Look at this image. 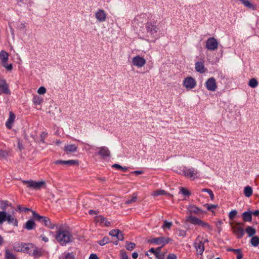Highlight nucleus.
I'll use <instances>...</instances> for the list:
<instances>
[{
	"mask_svg": "<svg viewBox=\"0 0 259 259\" xmlns=\"http://www.w3.org/2000/svg\"><path fill=\"white\" fill-rule=\"evenodd\" d=\"M241 250V249H233V248H230L228 249L229 251H233L235 253H237V252H239V251Z\"/></svg>",
	"mask_w": 259,
	"mask_h": 259,
	"instance_id": "052dcab7",
	"label": "nucleus"
},
{
	"mask_svg": "<svg viewBox=\"0 0 259 259\" xmlns=\"http://www.w3.org/2000/svg\"><path fill=\"white\" fill-rule=\"evenodd\" d=\"M188 222L194 225H198L203 228H207L210 230H212V227L206 222H205L197 217L192 215H189L186 220Z\"/></svg>",
	"mask_w": 259,
	"mask_h": 259,
	"instance_id": "39448f33",
	"label": "nucleus"
},
{
	"mask_svg": "<svg viewBox=\"0 0 259 259\" xmlns=\"http://www.w3.org/2000/svg\"><path fill=\"white\" fill-rule=\"evenodd\" d=\"M167 259H177V257L175 254L169 253L167 256Z\"/></svg>",
	"mask_w": 259,
	"mask_h": 259,
	"instance_id": "6e6d98bb",
	"label": "nucleus"
},
{
	"mask_svg": "<svg viewBox=\"0 0 259 259\" xmlns=\"http://www.w3.org/2000/svg\"><path fill=\"white\" fill-rule=\"evenodd\" d=\"M161 248L162 246L157 248V252H155V256L157 259H164V254L160 252Z\"/></svg>",
	"mask_w": 259,
	"mask_h": 259,
	"instance_id": "7c9ffc66",
	"label": "nucleus"
},
{
	"mask_svg": "<svg viewBox=\"0 0 259 259\" xmlns=\"http://www.w3.org/2000/svg\"><path fill=\"white\" fill-rule=\"evenodd\" d=\"M46 92V89L44 87H40L37 90V93L39 95H44Z\"/></svg>",
	"mask_w": 259,
	"mask_h": 259,
	"instance_id": "49530a36",
	"label": "nucleus"
},
{
	"mask_svg": "<svg viewBox=\"0 0 259 259\" xmlns=\"http://www.w3.org/2000/svg\"><path fill=\"white\" fill-rule=\"evenodd\" d=\"M218 42L217 40L214 37H209L206 41V48L211 51L215 50L218 49Z\"/></svg>",
	"mask_w": 259,
	"mask_h": 259,
	"instance_id": "9d476101",
	"label": "nucleus"
},
{
	"mask_svg": "<svg viewBox=\"0 0 259 259\" xmlns=\"http://www.w3.org/2000/svg\"><path fill=\"white\" fill-rule=\"evenodd\" d=\"M7 155V152L3 150H0V156L6 157Z\"/></svg>",
	"mask_w": 259,
	"mask_h": 259,
	"instance_id": "680f3d73",
	"label": "nucleus"
},
{
	"mask_svg": "<svg viewBox=\"0 0 259 259\" xmlns=\"http://www.w3.org/2000/svg\"><path fill=\"white\" fill-rule=\"evenodd\" d=\"M89 259H99V258L96 254L92 253L90 255Z\"/></svg>",
	"mask_w": 259,
	"mask_h": 259,
	"instance_id": "bf43d9fd",
	"label": "nucleus"
},
{
	"mask_svg": "<svg viewBox=\"0 0 259 259\" xmlns=\"http://www.w3.org/2000/svg\"><path fill=\"white\" fill-rule=\"evenodd\" d=\"M237 254L236 258L237 259H241L243 257V254L241 252V250L239 251V252L236 253Z\"/></svg>",
	"mask_w": 259,
	"mask_h": 259,
	"instance_id": "4d7b16f0",
	"label": "nucleus"
},
{
	"mask_svg": "<svg viewBox=\"0 0 259 259\" xmlns=\"http://www.w3.org/2000/svg\"><path fill=\"white\" fill-rule=\"evenodd\" d=\"M222 224H223V222L221 220H219L217 223L216 225H217V229H218V231L219 232H220L222 231V228L221 227V226L222 225Z\"/></svg>",
	"mask_w": 259,
	"mask_h": 259,
	"instance_id": "8fccbe9b",
	"label": "nucleus"
},
{
	"mask_svg": "<svg viewBox=\"0 0 259 259\" xmlns=\"http://www.w3.org/2000/svg\"><path fill=\"white\" fill-rule=\"evenodd\" d=\"M180 192L183 195L187 197H189L191 194L189 190L183 187L181 189Z\"/></svg>",
	"mask_w": 259,
	"mask_h": 259,
	"instance_id": "a19ab883",
	"label": "nucleus"
},
{
	"mask_svg": "<svg viewBox=\"0 0 259 259\" xmlns=\"http://www.w3.org/2000/svg\"><path fill=\"white\" fill-rule=\"evenodd\" d=\"M29 247H28V245L26 243H22L21 244V248L20 250L23 252H26L27 253L29 252Z\"/></svg>",
	"mask_w": 259,
	"mask_h": 259,
	"instance_id": "ea45409f",
	"label": "nucleus"
},
{
	"mask_svg": "<svg viewBox=\"0 0 259 259\" xmlns=\"http://www.w3.org/2000/svg\"><path fill=\"white\" fill-rule=\"evenodd\" d=\"M40 237L41 238V239L42 240H43L44 241H45V242H47L49 241V239L48 237H46L44 235H41L40 236Z\"/></svg>",
	"mask_w": 259,
	"mask_h": 259,
	"instance_id": "0e129e2a",
	"label": "nucleus"
},
{
	"mask_svg": "<svg viewBox=\"0 0 259 259\" xmlns=\"http://www.w3.org/2000/svg\"><path fill=\"white\" fill-rule=\"evenodd\" d=\"M15 115L12 112H10L9 117L6 122V126L8 129H11L12 127V124L15 119Z\"/></svg>",
	"mask_w": 259,
	"mask_h": 259,
	"instance_id": "aec40b11",
	"label": "nucleus"
},
{
	"mask_svg": "<svg viewBox=\"0 0 259 259\" xmlns=\"http://www.w3.org/2000/svg\"><path fill=\"white\" fill-rule=\"evenodd\" d=\"M118 240L123 241L124 239L123 235L121 231V233L119 234L117 238Z\"/></svg>",
	"mask_w": 259,
	"mask_h": 259,
	"instance_id": "13d9d810",
	"label": "nucleus"
},
{
	"mask_svg": "<svg viewBox=\"0 0 259 259\" xmlns=\"http://www.w3.org/2000/svg\"><path fill=\"white\" fill-rule=\"evenodd\" d=\"M240 1L245 7L253 10H256L255 6L252 5L248 0H240Z\"/></svg>",
	"mask_w": 259,
	"mask_h": 259,
	"instance_id": "bb28decb",
	"label": "nucleus"
},
{
	"mask_svg": "<svg viewBox=\"0 0 259 259\" xmlns=\"http://www.w3.org/2000/svg\"><path fill=\"white\" fill-rule=\"evenodd\" d=\"M119 232V230L118 229H114V230H111L110 232H109V235L111 236H114V235H115V234L116 233V232Z\"/></svg>",
	"mask_w": 259,
	"mask_h": 259,
	"instance_id": "603ef678",
	"label": "nucleus"
},
{
	"mask_svg": "<svg viewBox=\"0 0 259 259\" xmlns=\"http://www.w3.org/2000/svg\"><path fill=\"white\" fill-rule=\"evenodd\" d=\"M197 241V240H196V241L194 243V246L197 252V254L201 255L203 253L204 250V242H203L202 241H199L198 242Z\"/></svg>",
	"mask_w": 259,
	"mask_h": 259,
	"instance_id": "dca6fc26",
	"label": "nucleus"
},
{
	"mask_svg": "<svg viewBox=\"0 0 259 259\" xmlns=\"http://www.w3.org/2000/svg\"><path fill=\"white\" fill-rule=\"evenodd\" d=\"M42 102L43 99L38 96H35L33 98V102L35 105H40Z\"/></svg>",
	"mask_w": 259,
	"mask_h": 259,
	"instance_id": "c9c22d12",
	"label": "nucleus"
},
{
	"mask_svg": "<svg viewBox=\"0 0 259 259\" xmlns=\"http://www.w3.org/2000/svg\"><path fill=\"white\" fill-rule=\"evenodd\" d=\"M206 89L210 91H214L217 88L215 79L214 77L208 78L205 82Z\"/></svg>",
	"mask_w": 259,
	"mask_h": 259,
	"instance_id": "9b49d317",
	"label": "nucleus"
},
{
	"mask_svg": "<svg viewBox=\"0 0 259 259\" xmlns=\"http://www.w3.org/2000/svg\"><path fill=\"white\" fill-rule=\"evenodd\" d=\"M136 247V244L133 242H130L128 241H126L125 243V248L127 250L131 251L133 249H134Z\"/></svg>",
	"mask_w": 259,
	"mask_h": 259,
	"instance_id": "72a5a7b5",
	"label": "nucleus"
},
{
	"mask_svg": "<svg viewBox=\"0 0 259 259\" xmlns=\"http://www.w3.org/2000/svg\"><path fill=\"white\" fill-rule=\"evenodd\" d=\"M155 24L154 22H147L145 25L147 36L150 37L152 38L151 41L153 42H154L159 37L158 28Z\"/></svg>",
	"mask_w": 259,
	"mask_h": 259,
	"instance_id": "f03ea898",
	"label": "nucleus"
},
{
	"mask_svg": "<svg viewBox=\"0 0 259 259\" xmlns=\"http://www.w3.org/2000/svg\"><path fill=\"white\" fill-rule=\"evenodd\" d=\"M17 148L20 152L24 149L23 145L19 140H18Z\"/></svg>",
	"mask_w": 259,
	"mask_h": 259,
	"instance_id": "09e8293b",
	"label": "nucleus"
},
{
	"mask_svg": "<svg viewBox=\"0 0 259 259\" xmlns=\"http://www.w3.org/2000/svg\"><path fill=\"white\" fill-rule=\"evenodd\" d=\"M186 231L183 230H179V236L182 237H185L186 236Z\"/></svg>",
	"mask_w": 259,
	"mask_h": 259,
	"instance_id": "3c124183",
	"label": "nucleus"
},
{
	"mask_svg": "<svg viewBox=\"0 0 259 259\" xmlns=\"http://www.w3.org/2000/svg\"><path fill=\"white\" fill-rule=\"evenodd\" d=\"M7 221L10 225L17 227L18 225V220L15 216L7 212L6 211H0V225Z\"/></svg>",
	"mask_w": 259,
	"mask_h": 259,
	"instance_id": "7ed1b4c3",
	"label": "nucleus"
},
{
	"mask_svg": "<svg viewBox=\"0 0 259 259\" xmlns=\"http://www.w3.org/2000/svg\"><path fill=\"white\" fill-rule=\"evenodd\" d=\"M250 244L254 247H256L259 244V237L255 236L252 237L250 241Z\"/></svg>",
	"mask_w": 259,
	"mask_h": 259,
	"instance_id": "2f4dec72",
	"label": "nucleus"
},
{
	"mask_svg": "<svg viewBox=\"0 0 259 259\" xmlns=\"http://www.w3.org/2000/svg\"><path fill=\"white\" fill-rule=\"evenodd\" d=\"M55 164H61L63 165L69 166L71 165H74L76 164H78V161L76 160H58L54 162Z\"/></svg>",
	"mask_w": 259,
	"mask_h": 259,
	"instance_id": "4468645a",
	"label": "nucleus"
},
{
	"mask_svg": "<svg viewBox=\"0 0 259 259\" xmlns=\"http://www.w3.org/2000/svg\"><path fill=\"white\" fill-rule=\"evenodd\" d=\"M78 147L74 144L66 145L64 147V151L66 154L74 153L77 151Z\"/></svg>",
	"mask_w": 259,
	"mask_h": 259,
	"instance_id": "a211bd4d",
	"label": "nucleus"
},
{
	"mask_svg": "<svg viewBox=\"0 0 259 259\" xmlns=\"http://www.w3.org/2000/svg\"><path fill=\"white\" fill-rule=\"evenodd\" d=\"M65 259H74V255L72 253H68L65 256Z\"/></svg>",
	"mask_w": 259,
	"mask_h": 259,
	"instance_id": "864d4df0",
	"label": "nucleus"
},
{
	"mask_svg": "<svg viewBox=\"0 0 259 259\" xmlns=\"http://www.w3.org/2000/svg\"><path fill=\"white\" fill-rule=\"evenodd\" d=\"M5 259H17L16 256L8 249L5 250Z\"/></svg>",
	"mask_w": 259,
	"mask_h": 259,
	"instance_id": "c756f323",
	"label": "nucleus"
},
{
	"mask_svg": "<svg viewBox=\"0 0 259 259\" xmlns=\"http://www.w3.org/2000/svg\"><path fill=\"white\" fill-rule=\"evenodd\" d=\"M244 194L246 197H249L252 194V188L249 186H246L244 189Z\"/></svg>",
	"mask_w": 259,
	"mask_h": 259,
	"instance_id": "c85d7f7f",
	"label": "nucleus"
},
{
	"mask_svg": "<svg viewBox=\"0 0 259 259\" xmlns=\"http://www.w3.org/2000/svg\"><path fill=\"white\" fill-rule=\"evenodd\" d=\"M146 60L140 56H136L133 59V65L138 67H142L144 66L146 64Z\"/></svg>",
	"mask_w": 259,
	"mask_h": 259,
	"instance_id": "f8f14e48",
	"label": "nucleus"
},
{
	"mask_svg": "<svg viewBox=\"0 0 259 259\" xmlns=\"http://www.w3.org/2000/svg\"><path fill=\"white\" fill-rule=\"evenodd\" d=\"M183 85L187 89H192L196 87V81L194 78L189 76L185 78L183 80Z\"/></svg>",
	"mask_w": 259,
	"mask_h": 259,
	"instance_id": "1a4fd4ad",
	"label": "nucleus"
},
{
	"mask_svg": "<svg viewBox=\"0 0 259 259\" xmlns=\"http://www.w3.org/2000/svg\"><path fill=\"white\" fill-rule=\"evenodd\" d=\"M252 215L253 214L255 216H258L259 215V210H256L254 211H251Z\"/></svg>",
	"mask_w": 259,
	"mask_h": 259,
	"instance_id": "774afa93",
	"label": "nucleus"
},
{
	"mask_svg": "<svg viewBox=\"0 0 259 259\" xmlns=\"http://www.w3.org/2000/svg\"><path fill=\"white\" fill-rule=\"evenodd\" d=\"M95 16L98 21L103 22L106 21L107 15L104 10L99 9L96 12Z\"/></svg>",
	"mask_w": 259,
	"mask_h": 259,
	"instance_id": "2eb2a0df",
	"label": "nucleus"
},
{
	"mask_svg": "<svg viewBox=\"0 0 259 259\" xmlns=\"http://www.w3.org/2000/svg\"><path fill=\"white\" fill-rule=\"evenodd\" d=\"M206 206H207V208L208 210H210L212 208H215L217 207V205L214 204H206Z\"/></svg>",
	"mask_w": 259,
	"mask_h": 259,
	"instance_id": "5fc2aeb1",
	"label": "nucleus"
},
{
	"mask_svg": "<svg viewBox=\"0 0 259 259\" xmlns=\"http://www.w3.org/2000/svg\"><path fill=\"white\" fill-rule=\"evenodd\" d=\"M171 239L168 237H160L157 238H153L148 240L149 243H153L155 245L162 244V247L165 244H168Z\"/></svg>",
	"mask_w": 259,
	"mask_h": 259,
	"instance_id": "423d86ee",
	"label": "nucleus"
},
{
	"mask_svg": "<svg viewBox=\"0 0 259 259\" xmlns=\"http://www.w3.org/2000/svg\"><path fill=\"white\" fill-rule=\"evenodd\" d=\"M3 66H4L5 68H6L8 70L11 71L13 69V65L12 64H8L7 62H6L5 63H3L2 64Z\"/></svg>",
	"mask_w": 259,
	"mask_h": 259,
	"instance_id": "a18cd8bd",
	"label": "nucleus"
},
{
	"mask_svg": "<svg viewBox=\"0 0 259 259\" xmlns=\"http://www.w3.org/2000/svg\"><path fill=\"white\" fill-rule=\"evenodd\" d=\"M55 239L61 246H66L67 244L73 241L72 233L66 229L59 228L56 232Z\"/></svg>",
	"mask_w": 259,
	"mask_h": 259,
	"instance_id": "f257e3e1",
	"label": "nucleus"
},
{
	"mask_svg": "<svg viewBox=\"0 0 259 259\" xmlns=\"http://www.w3.org/2000/svg\"><path fill=\"white\" fill-rule=\"evenodd\" d=\"M245 231L248 235V236L249 237H254V235L256 233V230L254 228L250 226L247 227Z\"/></svg>",
	"mask_w": 259,
	"mask_h": 259,
	"instance_id": "cd10ccee",
	"label": "nucleus"
},
{
	"mask_svg": "<svg viewBox=\"0 0 259 259\" xmlns=\"http://www.w3.org/2000/svg\"><path fill=\"white\" fill-rule=\"evenodd\" d=\"M188 209L191 213H199L202 212L201 209L194 205L189 206Z\"/></svg>",
	"mask_w": 259,
	"mask_h": 259,
	"instance_id": "393cba45",
	"label": "nucleus"
},
{
	"mask_svg": "<svg viewBox=\"0 0 259 259\" xmlns=\"http://www.w3.org/2000/svg\"><path fill=\"white\" fill-rule=\"evenodd\" d=\"M137 199V195L136 193H135L133 194L132 198L128 199L125 201V204H130L131 203L135 202H136Z\"/></svg>",
	"mask_w": 259,
	"mask_h": 259,
	"instance_id": "4c0bfd02",
	"label": "nucleus"
},
{
	"mask_svg": "<svg viewBox=\"0 0 259 259\" xmlns=\"http://www.w3.org/2000/svg\"><path fill=\"white\" fill-rule=\"evenodd\" d=\"M120 254L121 259H129L126 252L124 250L120 251Z\"/></svg>",
	"mask_w": 259,
	"mask_h": 259,
	"instance_id": "de8ad7c7",
	"label": "nucleus"
},
{
	"mask_svg": "<svg viewBox=\"0 0 259 259\" xmlns=\"http://www.w3.org/2000/svg\"><path fill=\"white\" fill-rule=\"evenodd\" d=\"M132 256L134 259H137L138 257V253L137 252H134L132 253Z\"/></svg>",
	"mask_w": 259,
	"mask_h": 259,
	"instance_id": "69168bd1",
	"label": "nucleus"
},
{
	"mask_svg": "<svg viewBox=\"0 0 259 259\" xmlns=\"http://www.w3.org/2000/svg\"><path fill=\"white\" fill-rule=\"evenodd\" d=\"M113 167L116 168L118 169H120L121 168H122V166L120 165L119 164L115 163L112 165Z\"/></svg>",
	"mask_w": 259,
	"mask_h": 259,
	"instance_id": "e2e57ef3",
	"label": "nucleus"
},
{
	"mask_svg": "<svg viewBox=\"0 0 259 259\" xmlns=\"http://www.w3.org/2000/svg\"><path fill=\"white\" fill-rule=\"evenodd\" d=\"M237 211L236 210H231L229 213V218L230 220H233L237 215Z\"/></svg>",
	"mask_w": 259,
	"mask_h": 259,
	"instance_id": "c03bdc74",
	"label": "nucleus"
},
{
	"mask_svg": "<svg viewBox=\"0 0 259 259\" xmlns=\"http://www.w3.org/2000/svg\"><path fill=\"white\" fill-rule=\"evenodd\" d=\"M16 210L17 211H19L20 212H26V211H31L32 212V211L30 208H28L25 207H22L20 205H17V209H16Z\"/></svg>",
	"mask_w": 259,
	"mask_h": 259,
	"instance_id": "e433bc0d",
	"label": "nucleus"
},
{
	"mask_svg": "<svg viewBox=\"0 0 259 259\" xmlns=\"http://www.w3.org/2000/svg\"><path fill=\"white\" fill-rule=\"evenodd\" d=\"M99 212L98 211H95L94 210H90L89 211V213L90 214H97Z\"/></svg>",
	"mask_w": 259,
	"mask_h": 259,
	"instance_id": "338daca9",
	"label": "nucleus"
},
{
	"mask_svg": "<svg viewBox=\"0 0 259 259\" xmlns=\"http://www.w3.org/2000/svg\"><path fill=\"white\" fill-rule=\"evenodd\" d=\"M197 171L194 168H187L184 170L186 177L194 179Z\"/></svg>",
	"mask_w": 259,
	"mask_h": 259,
	"instance_id": "f3484780",
	"label": "nucleus"
},
{
	"mask_svg": "<svg viewBox=\"0 0 259 259\" xmlns=\"http://www.w3.org/2000/svg\"><path fill=\"white\" fill-rule=\"evenodd\" d=\"M172 225V222H169L167 221L166 220H165L163 222V224L162 226V228L164 229L165 228L170 229V228L171 227Z\"/></svg>",
	"mask_w": 259,
	"mask_h": 259,
	"instance_id": "58836bf2",
	"label": "nucleus"
},
{
	"mask_svg": "<svg viewBox=\"0 0 259 259\" xmlns=\"http://www.w3.org/2000/svg\"><path fill=\"white\" fill-rule=\"evenodd\" d=\"M22 182L24 184H27L29 188L35 190L40 189L45 184L44 181L35 182L33 180H23Z\"/></svg>",
	"mask_w": 259,
	"mask_h": 259,
	"instance_id": "6e6552de",
	"label": "nucleus"
},
{
	"mask_svg": "<svg viewBox=\"0 0 259 259\" xmlns=\"http://www.w3.org/2000/svg\"><path fill=\"white\" fill-rule=\"evenodd\" d=\"M0 59H1V64L7 62L9 59V54L5 51L2 50L0 52Z\"/></svg>",
	"mask_w": 259,
	"mask_h": 259,
	"instance_id": "5701e85b",
	"label": "nucleus"
},
{
	"mask_svg": "<svg viewBox=\"0 0 259 259\" xmlns=\"http://www.w3.org/2000/svg\"><path fill=\"white\" fill-rule=\"evenodd\" d=\"M166 194V192L163 190H157L155 191L153 193V196H157L159 195H164Z\"/></svg>",
	"mask_w": 259,
	"mask_h": 259,
	"instance_id": "37998d69",
	"label": "nucleus"
},
{
	"mask_svg": "<svg viewBox=\"0 0 259 259\" xmlns=\"http://www.w3.org/2000/svg\"><path fill=\"white\" fill-rule=\"evenodd\" d=\"M110 242V239L108 237L105 236L102 240L98 241V243L101 246H103Z\"/></svg>",
	"mask_w": 259,
	"mask_h": 259,
	"instance_id": "473e14b6",
	"label": "nucleus"
},
{
	"mask_svg": "<svg viewBox=\"0 0 259 259\" xmlns=\"http://www.w3.org/2000/svg\"><path fill=\"white\" fill-rule=\"evenodd\" d=\"M32 213L33 217L35 220L43 223L46 227L53 229L56 226L55 224H52L50 220L48 217L40 215L34 211H32Z\"/></svg>",
	"mask_w": 259,
	"mask_h": 259,
	"instance_id": "20e7f679",
	"label": "nucleus"
},
{
	"mask_svg": "<svg viewBox=\"0 0 259 259\" xmlns=\"http://www.w3.org/2000/svg\"><path fill=\"white\" fill-rule=\"evenodd\" d=\"M97 149H98L99 151L96 153V155H100L103 158L110 157V152L107 147L103 146L97 148Z\"/></svg>",
	"mask_w": 259,
	"mask_h": 259,
	"instance_id": "ddd939ff",
	"label": "nucleus"
},
{
	"mask_svg": "<svg viewBox=\"0 0 259 259\" xmlns=\"http://www.w3.org/2000/svg\"><path fill=\"white\" fill-rule=\"evenodd\" d=\"M97 220L98 222H99L100 223L104 224L107 227L110 226L111 223L108 221L106 218L102 215H99L97 217Z\"/></svg>",
	"mask_w": 259,
	"mask_h": 259,
	"instance_id": "b1692460",
	"label": "nucleus"
},
{
	"mask_svg": "<svg viewBox=\"0 0 259 259\" xmlns=\"http://www.w3.org/2000/svg\"><path fill=\"white\" fill-rule=\"evenodd\" d=\"M0 89L2 90V92H0V95H1L2 93L6 95H10L11 94L10 90L9 89L8 84L7 83L1 85Z\"/></svg>",
	"mask_w": 259,
	"mask_h": 259,
	"instance_id": "a878e982",
	"label": "nucleus"
},
{
	"mask_svg": "<svg viewBox=\"0 0 259 259\" xmlns=\"http://www.w3.org/2000/svg\"><path fill=\"white\" fill-rule=\"evenodd\" d=\"M258 82L257 80L253 78L250 79L248 83V85L252 88H255L257 86Z\"/></svg>",
	"mask_w": 259,
	"mask_h": 259,
	"instance_id": "f704fd0d",
	"label": "nucleus"
},
{
	"mask_svg": "<svg viewBox=\"0 0 259 259\" xmlns=\"http://www.w3.org/2000/svg\"><path fill=\"white\" fill-rule=\"evenodd\" d=\"M244 222H251L252 221L251 211H246L243 212L241 214Z\"/></svg>",
	"mask_w": 259,
	"mask_h": 259,
	"instance_id": "4be33fe9",
	"label": "nucleus"
},
{
	"mask_svg": "<svg viewBox=\"0 0 259 259\" xmlns=\"http://www.w3.org/2000/svg\"><path fill=\"white\" fill-rule=\"evenodd\" d=\"M202 192H205L207 193H209V196L210 197V199L211 200H213L214 199V194L213 193L211 189H207V188H204L202 190Z\"/></svg>",
	"mask_w": 259,
	"mask_h": 259,
	"instance_id": "79ce46f5",
	"label": "nucleus"
},
{
	"mask_svg": "<svg viewBox=\"0 0 259 259\" xmlns=\"http://www.w3.org/2000/svg\"><path fill=\"white\" fill-rule=\"evenodd\" d=\"M243 225L244 224L242 223L238 222L236 223L235 226L232 227L233 233L238 239L242 238L245 234L244 229L240 227Z\"/></svg>",
	"mask_w": 259,
	"mask_h": 259,
	"instance_id": "0eeeda50",
	"label": "nucleus"
},
{
	"mask_svg": "<svg viewBox=\"0 0 259 259\" xmlns=\"http://www.w3.org/2000/svg\"><path fill=\"white\" fill-rule=\"evenodd\" d=\"M195 68L196 71L200 73H204L206 70L203 63L200 61L195 63Z\"/></svg>",
	"mask_w": 259,
	"mask_h": 259,
	"instance_id": "412c9836",
	"label": "nucleus"
},
{
	"mask_svg": "<svg viewBox=\"0 0 259 259\" xmlns=\"http://www.w3.org/2000/svg\"><path fill=\"white\" fill-rule=\"evenodd\" d=\"M36 226V225L32 219H30L28 220L25 225L23 226V228L30 231L34 229Z\"/></svg>",
	"mask_w": 259,
	"mask_h": 259,
	"instance_id": "6ab92c4d",
	"label": "nucleus"
}]
</instances>
